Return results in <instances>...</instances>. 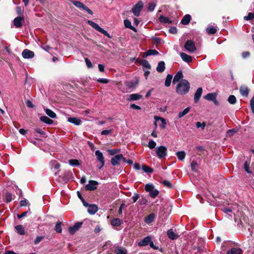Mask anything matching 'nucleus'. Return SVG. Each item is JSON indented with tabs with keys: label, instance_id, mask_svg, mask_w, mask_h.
Wrapping results in <instances>:
<instances>
[{
	"label": "nucleus",
	"instance_id": "nucleus-1",
	"mask_svg": "<svg viewBox=\"0 0 254 254\" xmlns=\"http://www.w3.org/2000/svg\"><path fill=\"white\" fill-rule=\"evenodd\" d=\"M190 84L189 82L186 79H182L177 84L176 86V92L179 95H185L190 90Z\"/></svg>",
	"mask_w": 254,
	"mask_h": 254
},
{
	"label": "nucleus",
	"instance_id": "nucleus-2",
	"mask_svg": "<svg viewBox=\"0 0 254 254\" xmlns=\"http://www.w3.org/2000/svg\"><path fill=\"white\" fill-rule=\"evenodd\" d=\"M145 190L149 193L152 198H155L159 194V191L154 189V186L152 184H146L145 186Z\"/></svg>",
	"mask_w": 254,
	"mask_h": 254
},
{
	"label": "nucleus",
	"instance_id": "nucleus-3",
	"mask_svg": "<svg viewBox=\"0 0 254 254\" xmlns=\"http://www.w3.org/2000/svg\"><path fill=\"white\" fill-rule=\"evenodd\" d=\"M87 23L92 26L93 28H94L95 30H96L97 31L100 32V33H102L104 35L106 36L108 38H111V36L110 34L108 33V32L102 28H101L98 24L97 23L91 21V20H88Z\"/></svg>",
	"mask_w": 254,
	"mask_h": 254
},
{
	"label": "nucleus",
	"instance_id": "nucleus-4",
	"mask_svg": "<svg viewBox=\"0 0 254 254\" xmlns=\"http://www.w3.org/2000/svg\"><path fill=\"white\" fill-rule=\"evenodd\" d=\"M143 6V3L141 0H139L132 7V12L136 16H138L140 14V11Z\"/></svg>",
	"mask_w": 254,
	"mask_h": 254
},
{
	"label": "nucleus",
	"instance_id": "nucleus-5",
	"mask_svg": "<svg viewBox=\"0 0 254 254\" xmlns=\"http://www.w3.org/2000/svg\"><path fill=\"white\" fill-rule=\"evenodd\" d=\"M184 48L187 51L191 53L196 50L195 44L192 40H187L185 44Z\"/></svg>",
	"mask_w": 254,
	"mask_h": 254
},
{
	"label": "nucleus",
	"instance_id": "nucleus-6",
	"mask_svg": "<svg viewBox=\"0 0 254 254\" xmlns=\"http://www.w3.org/2000/svg\"><path fill=\"white\" fill-rule=\"evenodd\" d=\"M71 2L77 7L82 8L87 11L89 14L92 15L93 14V11L90 9L87 6L79 1L72 0Z\"/></svg>",
	"mask_w": 254,
	"mask_h": 254
},
{
	"label": "nucleus",
	"instance_id": "nucleus-7",
	"mask_svg": "<svg viewBox=\"0 0 254 254\" xmlns=\"http://www.w3.org/2000/svg\"><path fill=\"white\" fill-rule=\"evenodd\" d=\"M156 153L159 158H162L166 156L167 148L164 146H160L155 149Z\"/></svg>",
	"mask_w": 254,
	"mask_h": 254
},
{
	"label": "nucleus",
	"instance_id": "nucleus-8",
	"mask_svg": "<svg viewBox=\"0 0 254 254\" xmlns=\"http://www.w3.org/2000/svg\"><path fill=\"white\" fill-rule=\"evenodd\" d=\"M95 156L97 160L100 162V166L99 169H101L105 164V160L103 153L99 150H97L95 152Z\"/></svg>",
	"mask_w": 254,
	"mask_h": 254
},
{
	"label": "nucleus",
	"instance_id": "nucleus-9",
	"mask_svg": "<svg viewBox=\"0 0 254 254\" xmlns=\"http://www.w3.org/2000/svg\"><path fill=\"white\" fill-rule=\"evenodd\" d=\"M82 222H76L73 226L68 227V232L70 235H73L81 227Z\"/></svg>",
	"mask_w": 254,
	"mask_h": 254
},
{
	"label": "nucleus",
	"instance_id": "nucleus-10",
	"mask_svg": "<svg viewBox=\"0 0 254 254\" xmlns=\"http://www.w3.org/2000/svg\"><path fill=\"white\" fill-rule=\"evenodd\" d=\"M98 183L96 181L90 180L88 184L85 186V189L87 190H94L97 189Z\"/></svg>",
	"mask_w": 254,
	"mask_h": 254
},
{
	"label": "nucleus",
	"instance_id": "nucleus-11",
	"mask_svg": "<svg viewBox=\"0 0 254 254\" xmlns=\"http://www.w3.org/2000/svg\"><path fill=\"white\" fill-rule=\"evenodd\" d=\"M22 57L24 59H31L34 56V53L28 49H25L22 53Z\"/></svg>",
	"mask_w": 254,
	"mask_h": 254
},
{
	"label": "nucleus",
	"instance_id": "nucleus-12",
	"mask_svg": "<svg viewBox=\"0 0 254 254\" xmlns=\"http://www.w3.org/2000/svg\"><path fill=\"white\" fill-rule=\"evenodd\" d=\"M123 158L122 154H118L114 156L111 159V164L113 166H117L120 165V161L122 160Z\"/></svg>",
	"mask_w": 254,
	"mask_h": 254
},
{
	"label": "nucleus",
	"instance_id": "nucleus-13",
	"mask_svg": "<svg viewBox=\"0 0 254 254\" xmlns=\"http://www.w3.org/2000/svg\"><path fill=\"white\" fill-rule=\"evenodd\" d=\"M24 22V19L21 16H18L14 18L13 24L16 28H20L22 25V22Z\"/></svg>",
	"mask_w": 254,
	"mask_h": 254
},
{
	"label": "nucleus",
	"instance_id": "nucleus-14",
	"mask_svg": "<svg viewBox=\"0 0 254 254\" xmlns=\"http://www.w3.org/2000/svg\"><path fill=\"white\" fill-rule=\"evenodd\" d=\"M151 240V237L150 236H147L144 239L139 242L138 245L139 246H145L149 245L150 241Z\"/></svg>",
	"mask_w": 254,
	"mask_h": 254
},
{
	"label": "nucleus",
	"instance_id": "nucleus-15",
	"mask_svg": "<svg viewBox=\"0 0 254 254\" xmlns=\"http://www.w3.org/2000/svg\"><path fill=\"white\" fill-rule=\"evenodd\" d=\"M180 56L183 61L190 63L192 62V57L185 53H181Z\"/></svg>",
	"mask_w": 254,
	"mask_h": 254
},
{
	"label": "nucleus",
	"instance_id": "nucleus-16",
	"mask_svg": "<svg viewBox=\"0 0 254 254\" xmlns=\"http://www.w3.org/2000/svg\"><path fill=\"white\" fill-rule=\"evenodd\" d=\"M202 93V88L199 87L198 88H197L196 92L194 94V101L195 103H197L199 101V100L201 96Z\"/></svg>",
	"mask_w": 254,
	"mask_h": 254
},
{
	"label": "nucleus",
	"instance_id": "nucleus-17",
	"mask_svg": "<svg viewBox=\"0 0 254 254\" xmlns=\"http://www.w3.org/2000/svg\"><path fill=\"white\" fill-rule=\"evenodd\" d=\"M183 72L182 71H179L177 74L175 75L173 79V84H175L177 82H179L180 79L183 78Z\"/></svg>",
	"mask_w": 254,
	"mask_h": 254
},
{
	"label": "nucleus",
	"instance_id": "nucleus-18",
	"mask_svg": "<svg viewBox=\"0 0 254 254\" xmlns=\"http://www.w3.org/2000/svg\"><path fill=\"white\" fill-rule=\"evenodd\" d=\"M98 210V207L95 204H90L87 209L88 212L90 214H94Z\"/></svg>",
	"mask_w": 254,
	"mask_h": 254
},
{
	"label": "nucleus",
	"instance_id": "nucleus-19",
	"mask_svg": "<svg viewBox=\"0 0 254 254\" xmlns=\"http://www.w3.org/2000/svg\"><path fill=\"white\" fill-rule=\"evenodd\" d=\"M67 121L77 126L80 125L81 123V120L78 118L75 117H69L67 119Z\"/></svg>",
	"mask_w": 254,
	"mask_h": 254
},
{
	"label": "nucleus",
	"instance_id": "nucleus-20",
	"mask_svg": "<svg viewBox=\"0 0 254 254\" xmlns=\"http://www.w3.org/2000/svg\"><path fill=\"white\" fill-rule=\"evenodd\" d=\"M168 237L171 240H175L179 238V235L176 234L172 229L167 231Z\"/></svg>",
	"mask_w": 254,
	"mask_h": 254
},
{
	"label": "nucleus",
	"instance_id": "nucleus-21",
	"mask_svg": "<svg viewBox=\"0 0 254 254\" xmlns=\"http://www.w3.org/2000/svg\"><path fill=\"white\" fill-rule=\"evenodd\" d=\"M155 218V215L154 213H151L147 216L144 219V222L146 224H150L153 222Z\"/></svg>",
	"mask_w": 254,
	"mask_h": 254
},
{
	"label": "nucleus",
	"instance_id": "nucleus-22",
	"mask_svg": "<svg viewBox=\"0 0 254 254\" xmlns=\"http://www.w3.org/2000/svg\"><path fill=\"white\" fill-rule=\"evenodd\" d=\"M227 254H242V251L239 248H233L227 252Z\"/></svg>",
	"mask_w": 254,
	"mask_h": 254
},
{
	"label": "nucleus",
	"instance_id": "nucleus-23",
	"mask_svg": "<svg viewBox=\"0 0 254 254\" xmlns=\"http://www.w3.org/2000/svg\"><path fill=\"white\" fill-rule=\"evenodd\" d=\"M154 119L155 120L156 122L160 121H161V124L160 125V127L162 128H165L166 127V120L163 118L157 117V116H154Z\"/></svg>",
	"mask_w": 254,
	"mask_h": 254
},
{
	"label": "nucleus",
	"instance_id": "nucleus-24",
	"mask_svg": "<svg viewBox=\"0 0 254 254\" xmlns=\"http://www.w3.org/2000/svg\"><path fill=\"white\" fill-rule=\"evenodd\" d=\"M240 92L242 95L247 97L249 93V89L246 86H241L240 88Z\"/></svg>",
	"mask_w": 254,
	"mask_h": 254
},
{
	"label": "nucleus",
	"instance_id": "nucleus-25",
	"mask_svg": "<svg viewBox=\"0 0 254 254\" xmlns=\"http://www.w3.org/2000/svg\"><path fill=\"white\" fill-rule=\"evenodd\" d=\"M217 94L215 93H208L204 96V98L208 101H213L216 98Z\"/></svg>",
	"mask_w": 254,
	"mask_h": 254
},
{
	"label": "nucleus",
	"instance_id": "nucleus-26",
	"mask_svg": "<svg viewBox=\"0 0 254 254\" xmlns=\"http://www.w3.org/2000/svg\"><path fill=\"white\" fill-rule=\"evenodd\" d=\"M165 63L163 61L160 62L156 68L157 71L160 73L163 72L165 69Z\"/></svg>",
	"mask_w": 254,
	"mask_h": 254
},
{
	"label": "nucleus",
	"instance_id": "nucleus-27",
	"mask_svg": "<svg viewBox=\"0 0 254 254\" xmlns=\"http://www.w3.org/2000/svg\"><path fill=\"white\" fill-rule=\"evenodd\" d=\"M123 223V220L119 218H114L111 221V224L113 226H119Z\"/></svg>",
	"mask_w": 254,
	"mask_h": 254
},
{
	"label": "nucleus",
	"instance_id": "nucleus-28",
	"mask_svg": "<svg viewBox=\"0 0 254 254\" xmlns=\"http://www.w3.org/2000/svg\"><path fill=\"white\" fill-rule=\"evenodd\" d=\"M190 15L189 14H186L182 18L181 20V23L184 25H187L190 23Z\"/></svg>",
	"mask_w": 254,
	"mask_h": 254
},
{
	"label": "nucleus",
	"instance_id": "nucleus-29",
	"mask_svg": "<svg viewBox=\"0 0 254 254\" xmlns=\"http://www.w3.org/2000/svg\"><path fill=\"white\" fill-rule=\"evenodd\" d=\"M15 228L17 232L21 235H23L25 234V229L24 227L21 225H17L15 227Z\"/></svg>",
	"mask_w": 254,
	"mask_h": 254
},
{
	"label": "nucleus",
	"instance_id": "nucleus-30",
	"mask_svg": "<svg viewBox=\"0 0 254 254\" xmlns=\"http://www.w3.org/2000/svg\"><path fill=\"white\" fill-rule=\"evenodd\" d=\"M124 25L126 28H128L130 29H131L132 30H133L134 32H136V28L131 25V22L129 20H128L127 19H125L124 20Z\"/></svg>",
	"mask_w": 254,
	"mask_h": 254
},
{
	"label": "nucleus",
	"instance_id": "nucleus-31",
	"mask_svg": "<svg viewBox=\"0 0 254 254\" xmlns=\"http://www.w3.org/2000/svg\"><path fill=\"white\" fill-rule=\"evenodd\" d=\"M159 20L160 22L162 23H168V24H171L172 21L170 20L168 17L164 16L163 15H161L159 18Z\"/></svg>",
	"mask_w": 254,
	"mask_h": 254
},
{
	"label": "nucleus",
	"instance_id": "nucleus-32",
	"mask_svg": "<svg viewBox=\"0 0 254 254\" xmlns=\"http://www.w3.org/2000/svg\"><path fill=\"white\" fill-rule=\"evenodd\" d=\"M40 120L48 125H51L53 123V121L47 116H42L40 118Z\"/></svg>",
	"mask_w": 254,
	"mask_h": 254
},
{
	"label": "nucleus",
	"instance_id": "nucleus-33",
	"mask_svg": "<svg viewBox=\"0 0 254 254\" xmlns=\"http://www.w3.org/2000/svg\"><path fill=\"white\" fill-rule=\"evenodd\" d=\"M176 155L180 161H183L186 156V153L184 151H178L176 153Z\"/></svg>",
	"mask_w": 254,
	"mask_h": 254
},
{
	"label": "nucleus",
	"instance_id": "nucleus-34",
	"mask_svg": "<svg viewBox=\"0 0 254 254\" xmlns=\"http://www.w3.org/2000/svg\"><path fill=\"white\" fill-rule=\"evenodd\" d=\"M142 95L139 94H132L129 95L130 100H138L142 98Z\"/></svg>",
	"mask_w": 254,
	"mask_h": 254
},
{
	"label": "nucleus",
	"instance_id": "nucleus-35",
	"mask_svg": "<svg viewBox=\"0 0 254 254\" xmlns=\"http://www.w3.org/2000/svg\"><path fill=\"white\" fill-rule=\"evenodd\" d=\"M216 29L213 26H209L206 28V31L208 34L212 35L216 32Z\"/></svg>",
	"mask_w": 254,
	"mask_h": 254
},
{
	"label": "nucleus",
	"instance_id": "nucleus-36",
	"mask_svg": "<svg viewBox=\"0 0 254 254\" xmlns=\"http://www.w3.org/2000/svg\"><path fill=\"white\" fill-rule=\"evenodd\" d=\"M172 77H173V76L172 75L169 74L167 75L166 78L165 79V85L166 87L170 86L171 83L172 79Z\"/></svg>",
	"mask_w": 254,
	"mask_h": 254
},
{
	"label": "nucleus",
	"instance_id": "nucleus-37",
	"mask_svg": "<svg viewBox=\"0 0 254 254\" xmlns=\"http://www.w3.org/2000/svg\"><path fill=\"white\" fill-rule=\"evenodd\" d=\"M190 111V107L186 108L184 111H183L182 112H180L179 113L178 118H182L185 115L187 114Z\"/></svg>",
	"mask_w": 254,
	"mask_h": 254
},
{
	"label": "nucleus",
	"instance_id": "nucleus-38",
	"mask_svg": "<svg viewBox=\"0 0 254 254\" xmlns=\"http://www.w3.org/2000/svg\"><path fill=\"white\" fill-rule=\"evenodd\" d=\"M158 54V52L155 50H149L147 51L144 54H145L146 56H148L151 55H157Z\"/></svg>",
	"mask_w": 254,
	"mask_h": 254
},
{
	"label": "nucleus",
	"instance_id": "nucleus-39",
	"mask_svg": "<svg viewBox=\"0 0 254 254\" xmlns=\"http://www.w3.org/2000/svg\"><path fill=\"white\" fill-rule=\"evenodd\" d=\"M68 162L72 166H78L80 165L79 161L77 159H70L68 161Z\"/></svg>",
	"mask_w": 254,
	"mask_h": 254
},
{
	"label": "nucleus",
	"instance_id": "nucleus-40",
	"mask_svg": "<svg viewBox=\"0 0 254 254\" xmlns=\"http://www.w3.org/2000/svg\"><path fill=\"white\" fill-rule=\"evenodd\" d=\"M46 113L51 118H55L56 117V114L51 110L46 109H45Z\"/></svg>",
	"mask_w": 254,
	"mask_h": 254
},
{
	"label": "nucleus",
	"instance_id": "nucleus-41",
	"mask_svg": "<svg viewBox=\"0 0 254 254\" xmlns=\"http://www.w3.org/2000/svg\"><path fill=\"white\" fill-rule=\"evenodd\" d=\"M142 169L143 171L145 173H151L153 171V170L152 168L146 165H143L142 166Z\"/></svg>",
	"mask_w": 254,
	"mask_h": 254
},
{
	"label": "nucleus",
	"instance_id": "nucleus-42",
	"mask_svg": "<svg viewBox=\"0 0 254 254\" xmlns=\"http://www.w3.org/2000/svg\"><path fill=\"white\" fill-rule=\"evenodd\" d=\"M237 101L236 98L234 95H231L228 98V102L231 104H234Z\"/></svg>",
	"mask_w": 254,
	"mask_h": 254
},
{
	"label": "nucleus",
	"instance_id": "nucleus-43",
	"mask_svg": "<svg viewBox=\"0 0 254 254\" xmlns=\"http://www.w3.org/2000/svg\"><path fill=\"white\" fill-rule=\"evenodd\" d=\"M50 165L52 168L54 167L55 169H58L60 167V164L58 163L56 160L51 161L50 162Z\"/></svg>",
	"mask_w": 254,
	"mask_h": 254
},
{
	"label": "nucleus",
	"instance_id": "nucleus-44",
	"mask_svg": "<svg viewBox=\"0 0 254 254\" xmlns=\"http://www.w3.org/2000/svg\"><path fill=\"white\" fill-rule=\"evenodd\" d=\"M55 231L58 233H61L62 231V228L61 227V222H57L55 228Z\"/></svg>",
	"mask_w": 254,
	"mask_h": 254
},
{
	"label": "nucleus",
	"instance_id": "nucleus-45",
	"mask_svg": "<svg viewBox=\"0 0 254 254\" xmlns=\"http://www.w3.org/2000/svg\"><path fill=\"white\" fill-rule=\"evenodd\" d=\"M5 196L6 198V202L7 203L10 202L12 199V194L9 192L5 193Z\"/></svg>",
	"mask_w": 254,
	"mask_h": 254
},
{
	"label": "nucleus",
	"instance_id": "nucleus-46",
	"mask_svg": "<svg viewBox=\"0 0 254 254\" xmlns=\"http://www.w3.org/2000/svg\"><path fill=\"white\" fill-rule=\"evenodd\" d=\"M156 5V4L155 2H150L148 4V10L149 11H153L155 9Z\"/></svg>",
	"mask_w": 254,
	"mask_h": 254
},
{
	"label": "nucleus",
	"instance_id": "nucleus-47",
	"mask_svg": "<svg viewBox=\"0 0 254 254\" xmlns=\"http://www.w3.org/2000/svg\"><path fill=\"white\" fill-rule=\"evenodd\" d=\"M141 64L143 67L147 68V69L151 68V65L149 62L146 60H143L142 61Z\"/></svg>",
	"mask_w": 254,
	"mask_h": 254
},
{
	"label": "nucleus",
	"instance_id": "nucleus-48",
	"mask_svg": "<svg viewBox=\"0 0 254 254\" xmlns=\"http://www.w3.org/2000/svg\"><path fill=\"white\" fill-rule=\"evenodd\" d=\"M244 19L246 20H250L254 19V13L249 12L247 16L244 17Z\"/></svg>",
	"mask_w": 254,
	"mask_h": 254
},
{
	"label": "nucleus",
	"instance_id": "nucleus-49",
	"mask_svg": "<svg viewBox=\"0 0 254 254\" xmlns=\"http://www.w3.org/2000/svg\"><path fill=\"white\" fill-rule=\"evenodd\" d=\"M190 167L192 170L195 171L198 167V164L196 161H193L190 164Z\"/></svg>",
	"mask_w": 254,
	"mask_h": 254
},
{
	"label": "nucleus",
	"instance_id": "nucleus-50",
	"mask_svg": "<svg viewBox=\"0 0 254 254\" xmlns=\"http://www.w3.org/2000/svg\"><path fill=\"white\" fill-rule=\"evenodd\" d=\"M249 166H250V162L248 161H245V162L244 163V169H245V171L248 173H251V171H250Z\"/></svg>",
	"mask_w": 254,
	"mask_h": 254
},
{
	"label": "nucleus",
	"instance_id": "nucleus-51",
	"mask_svg": "<svg viewBox=\"0 0 254 254\" xmlns=\"http://www.w3.org/2000/svg\"><path fill=\"white\" fill-rule=\"evenodd\" d=\"M156 145V142L154 140H151L148 142V146L150 149H153L155 148Z\"/></svg>",
	"mask_w": 254,
	"mask_h": 254
},
{
	"label": "nucleus",
	"instance_id": "nucleus-52",
	"mask_svg": "<svg viewBox=\"0 0 254 254\" xmlns=\"http://www.w3.org/2000/svg\"><path fill=\"white\" fill-rule=\"evenodd\" d=\"M206 124L204 122L201 123L200 122H197L196 123V127L197 128L201 127L202 129H204L205 127Z\"/></svg>",
	"mask_w": 254,
	"mask_h": 254
},
{
	"label": "nucleus",
	"instance_id": "nucleus-53",
	"mask_svg": "<svg viewBox=\"0 0 254 254\" xmlns=\"http://www.w3.org/2000/svg\"><path fill=\"white\" fill-rule=\"evenodd\" d=\"M237 131L234 129H229L227 132V135L228 136L230 137L233 135Z\"/></svg>",
	"mask_w": 254,
	"mask_h": 254
},
{
	"label": "nucleus",
	"instance_id": "nucleus-54",
	"mask_svg": "<svg viewBox=\"0 0 254 254\" xmlns=\"http://www.w3.org/2000/svg\"><path fill=\"white\" fill-rule=\"evenodd\" d=\"M147 202V200L145 197H141L139 199L138 203L140 205L145 204Z\"/></svg>",
	"mask_w": 254,
	"mask_h": 254
},
{
	"label": "nucleus",
	"instance_id": "nucleus-55",
	"mask_svg": "<svg viewBox=\"0 0 254 254\" xmlns=\"http://www.w3.org/2000/svg\"><path fill=\"white\" fill-rule=\"evenodd\" d=\"M119 149H109L108 150V152L111 155H114L117 153L119 152Z\"/></svg>",
	"mask_w": 254,
	"mask_h": 254
},
{
	"label": "nucleus",
	"instance_id": "nucleus-56",
	"mask_svg": "<svg viewBox=\"0 0 254 254\" xmlns=\"http://www.w3.org/2000/svg\"><path fill=\"white\" fill-rule=\"evenodd\" d=\"M43 239H44V237H42V236L37 237V238H36V239L34 241V244L35 245L39 244Z\"/></svg>",
	"mask_w": 254,
	"mask_h": 254
},
{
	"label": "nucleus",
	"instance_id": "nucleus-57",
	"mask_svg": "<svg viewBox=\"0 0 254 254\" xmlns=\"http://www.w3.org/2000/svg\"><path fill=\"white\" fill-rule=\"evenodd\" d=\"M112 131H113L112 129L103 130L102 131L101 133L102 135H106L109 134L110 133L112 132Z\"/></svg>",
	"mask_w": 254,
	"mask_h": 254
},
{
	"label": "nucleus",
	"instance_id": "nucleus-58",
	"mask_svg": "<svg viewBox=\"0 0 254 254\" xmlns=\"http://www.w3.org/2000/svg\"><path fill=\"white\" fill-rule=\"evenodd\" d=\"M250 105L252 112L254 114V96L251 100Z\"/></svg>",
	"mask_w": 254,
	"mask_h": 254
},
{
	"label": "nucleus",
	"instance_id": "nucleus-59",
	"mask_svg": "<svg viewBox=\"0 0 254 254\" xmlns=\"http://www.w3.org/2000/svg\"><path fill=\"white\" fill-rule=\"evenodd\" d=\"M127 251L124 248H121L118 251L117 254H126Z\"/></svg>",
	"mask_w": 254,
	"mask_h": 254
},
{
	"label": "nucleus",
	"instance_id": "nucleus-60",
	"mask_svg": "<svg viewBox=\"0 0 254 254\" xmlns=\"http://www.w3.org/2000/svg\"><path fill=\"white\" fill-rule=\"evenodd\" d=\"M139 198V194L137 193H134V195L132 197V199L133 200V203L135 202Z\"/></svg>",
	"mask_w": 254,
	"mask_h": 254
},
{
	"label": "nucleus",
	"instance_id": "nucleus-61",
	"mask_svg": "<svg viewBox=\"0 0 254 254\" xmlns=\"http://www.w3.org/2000/svg\"><path fill=\"white\" fill-rule=\"evenodd\" d=\"M137 83H133V82H127L126 83V85L129 88H133L135 86Z\"/></svg>",
	"mask_w": 254,
	"mask_h": 254
},
{
	"label": "nucleus",
	"instance_id": "nucleus-62",
	"mask_svg": "<svg viewBox=\"0 0 254 254\" xmlns=\"http://www.w3.org/2000/svg\"><path fill=\"white\" fill-rule=\"evenodd\" d=\"M162 183L163 185H164V186L167 187L168 188H170L172 187L171 183L168 181L164 180L163 181Z\"/></svg>",
	"mask_w": 254,
	"mask_h": 254
},
{
	"label": "nucleus",
	"instance_id": "nucleus-63",
	"mask_svg": "<svg viewBox=\"0 0 254 254\" xmlns=\"http://www.w3.org/2000/svg\"><path fill=\"white\" fill-rule=\"evenodd\" d=\"M85 61L88 67L91 68L92 67V64L91 61L88 59L85 58Z\"/></svg>",
	"mask_w": 254,
	"mask_h": 254
},
{
	"label": "nucleus",
	"instance_id": "nucleus-64",
	"mask_svg": "<svg viewBox=\"0 0 254 254\" xmlns=\"http://www.w3.org/2000/svg\"><path fill=\"white\" fill-rule=\"evenodd\" d=\"M27 200L26 199H24V200H22L20 202V205L21 206H25L27 205Z\"/></svg>",
	"mask_w": 254,
	"mask_h": 254
}]
</instances>
